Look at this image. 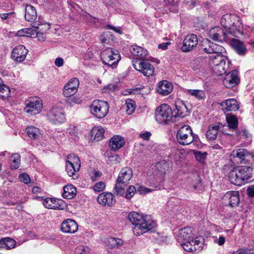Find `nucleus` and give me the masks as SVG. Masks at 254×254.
<instances>
[{"instance_id": "052dcab7", "label": "nucleus", "mask_w": 254, "mask_h": 254, "mask_svg": "<svg viewBox=\"0 0 254 254\" xmlns=\"http://www.w3.org/2000/svg\"><path fill=\"white\" fill-rule=\"evenodd\" d=\"M137 191L140 194H146L147 193H149V192H151L152 191V190L151 189H150L140 186V187H139L138 188Z\"/></svg>"}, {"instance_id": "39448f33", "label": "nucleus", "mask_w": 254, "mask_h": 254, "mask_svg": "<svg viewBox=\"0 0 254 254\" xmlns=\"http://www.w3.org/2000/svg\"><path fill=\"white\" fill-rule=\"evenodd\" d=\"M132 177V171L130 168L126 167L121 170L115 188V193L116 195L122 196L124 194L125 187L128 185Z\"/></svg>"}, {"instance_id": "dca6fc26", "label": "nucleus", "mask_w": 254, "mask_h": 254, "mask_svg": "<svg viewBox=\"0 0 254 254\" xmlns=\"http://www.w3.org/2000/svg\"><path fill=\"white\" fill-rule=\"evenodd\" d=\"M198 44V39L194 34L187 35L183 41L181 50L184 52L191 51Z\"/></svg>"}, {"instance_id": "5701e85b", "label": "nucleus", "mask_w": 254, "mask_h": 254, "mask_svg": "<svg viewBox=\"0 0 254 254\" xmlns=\"http://www.w3.org/2000/svg\"><path fill=\"white\" fill-rule=\"evenodd\" d=\"M97 200L102 205L111 206L115 203L116 198L111 192H103L98 195Z\"/></svg>"}, {"instance_id": "bf43d9fd", "label": "nucleus", "mask_w": 254, "mask_h": 254, "mask_svg": "<svg viewBox=\"0 0 254 254\" xmlns=\"http://www.w3.org/2000/svg\"><path fill=\"white\" fill-rule=\"evenodd\" d=\"M193 181H196L195 183L192 184L193 188L195 190L198 189L201 186V180L198 175H196L194 176Z\"/></svg>"}, {"instance_id": "f3484780", "label": "nucleus", "mask_w": 254, "mask_h": 254, "mask_svg": "<svg viewBox=\"0 0 254 254\" xmlns=\"http://www.w3.org/2000/svg\"><path fill=\"white\" fill-rule=\"evenodd\" d=\"M79 83L78 79L73 78L70 79L63 88V94L66 97H69L74 95L77 91Z\"/></svg>"}, {"instance_id": "8fccbe9b", "label": "nucleus", "mask_w": 254, "mask_h": 254, "mask_svg": "<svg viewBox=\"0 0 254 254\" xmlns=\"http://www.w3.org/2000/svg\"><path fill=\"white\" fill-rule=\"evenodd\" d=\"M203 241V238L201 237H196L195 239H193L191 238L190 240H189L192 246H194L195 248H196L197 250H201V247L200 246L202 241Z\"/></svg>"}, {"instance_id": "4be33fe9", "label": "nucleus", "mask_w": 254, "mask_h": 254, "mask_svg": "<svg viewBox=\"0 0 254 254\" xmlns=\"http://www.w3.org/2000/svg\"><path fill=\"white\" fill-rule=\"evenodd\" d=\"M169 165L164 160L157 162L152 169L154 170V175L160 179V181L164 177L166 171L168 170Z\"/></svg>"}, {"instance_id": "423d86ee", "label": "nucleus", "mask_w": 254, "mask_h": 254, "mask_svg": "<svg viewBox=\"0 0 254 254\" xmlns=\"http://www.w3.org/2000/svg\"><path fill=\"white\" fill-rule=\"evenodd\" d=\"M101 56L104 64L111 66L112 68L117 66L121 60L119 51L111 48H107L104 50L101 53Z\"/></svg>"}, {"instance_id": "e2e57ef3", "label": "nucleus", "mask_w": 254, "mask_h": 254, "mask_svg": "<svg viewBox=\"0 0 254 254\" xmlns=\"http://www.w3.org/2000/svg\"><path fill=\"white\" fill-rule=\"evenodd\" d=\"M101 176V173L100 172L94 171L90 175V178L92 181H95L97 178Z\"/></svg>"}, {"instance_id": "f03ea898", "label": "nucleus", "mask_w": 254, "mask_h": 254, "mask_svg": "<svg viewBox=\"0 0 254 254\" xmlns=\"http://www.w3.org/2000/svg\"><path fill=\"white\" fill-rule=\"evenodd\" d=\"M231 31H228L227 29L220 27H215L211 28L208 33L209 37L212 40L218 42L227 41L231 39V37L240 38L243 35L241 27L239 26L238 29L234 31V27L231 28Z\"/></svg>"}, {"instance_id": "c756f323", "label": "nucleus", "mask_w": 254, "mask_h": 254, "mask_svg": "<svg viewBox=\"0 0 254 254\" xmlns=\"http://www.w3.org/2000/svg\"><path fill=\"white\" fill-rule=\"evenodd\" d=\"M124 138L119 135H115L110 140L109 146L114 151L118 150L125 145Z\"/></svg>"}, {"instance_id": "9b49d317", "label": "nucleus", "mask_w": 254, "mask_h": 254, "mask_svg": "<svg viewBox=\"0 0 254 254\" xmlns=\"http://www.w3.org/2000/svg\"><path fill=\"white\" fill-rule=\"evenodd\" d=\"M80 166V160L78 156L74 154H69L67 156L65 170L69 177L75 176L77 178L75 173L79 171Z\"/></svg>"}, {"instance_id": "3c124183", "label": "nucleus", "mask_w": 254, "mask_h": 254, "mask_svg": "<svg viewBox=\"0 0 254 254\" xmlns=\"http://www.w3.org/2000/svg\"><path fill=\"white\" fill-rule=\"evenodd\" d=\"M184 243H180L184 250L187 252H191L196 251V248L190 244L189 241H185Z\"/></svg>"}, {"instance_id": "c9c22d12", "label": "nucleus", "mask_w": 254, "mask_h": 254, "mask_svg": "<svg viewBox=\"0 0 254 254\" xmlns=\"http://www.w3.org/2000/svg\"><path fill=\"white\" fill-rule=\"evenodd\" d=\"M27 135L31 139H39L41 136L40 129L34 126H29L26 128Z\"/></svg>"}, {"instance_id": "9d476101", "label": "nucleus", "mask_w": 254, "mask_h": 254, "mask_svg": "<svg viewBox=\"0 0 254 254\" xmlns=\"http://www.w3.org/2000/svg\"><path fill=\"white\" fill-rule=\"evenodd\" d=\"M220 23L223 28L227 29L228 31H231L230 28L232 27H234V31H236L239 26H240L243 32V26L239 18L235 15L229 13L223 15L221 19Z\"/></svg>"}, {"instance_id": "a878e982", "label": "nucleus", "mask_w": 254, "mask_h": 254, "mask_svg": "<svg viewBox=\"0 0 254 254\" xmlns=\"http://www.w3.org/2000/svg\"><path fill=\"white\" fill-rule=\"evenodd\" d=\"M224 200H227L230 206H238L240 202L239 192L238 191H230L226 193L223 197Z\"/></svg>"}, {"instance_id": "72a5a7b5", "label": "nucleus", "mask_w": 254, "mask_h": 254, "mask_svg": "<svg viewBox=\"0 0 254 254\" xmlns=\"http://www.w3.org/2000/svg\"><path fill=\"white\" fill-rule=\"evenodd\" d=\"M37 17L35 8L31 5H27L25 8V19L27 21H34Z\"/></svg>"}, {"instance_id": "338daca9", "label": "nucleus", "mask_w": 254, "mask_h": 254, "mask_svg": "<svg viewBox=\"0 0 254 254\" xmlns=\"http://www.w3.org/2000/svg\"><path fill=\"white\" fill-rule=\"evenodd\" d=\"M198 0H185L184 2L188 4L190 8H192L198 1Z\"/></svg>"}, {"instance_id": "2f4dec72", "label": "nucleus", "mask_w": 254, "mask_h": 254, "mask_svg": "<svg viewBox=\"0 0 254 254\" xmlns=\"http://www.w3.org/2000/svg\"><path fill=\"white\" fill-rule=\"evenodd\" d=\"M221 106L225 112L236 111L239 109L237 101L234 99L226 100L221 103Z\"/></svg>"}, {"instance_id": "a211bd4d", "label": "nucleus", "mask_w": 254, "mask_h": 254, "mask_svg": "<svg viewBox=\"0 0 254 254\" xmlns=\"http://www.w3.org/2000/svg\"><path fill=\"white\" fill-rule=\"evenodd\" d=\"M239 82L238 72L237 70H233L227 73L223 79V84L228 88L235 86Z\"/></svg>"}, {"instance_id": "b1692460", "label": "nucleus", "mask_w": 254, "mask_h": 254, "mask_svg": "<svg viewBox=\"0 0 254 254\" xmlns=\"http://www.w3.org/2000/svg\"><path fill=\"white\" fill-rule=\"evenodd\" d=\"M61 229L64 233H74L77 231L78 225L74 220L67 219L62 222Z\"/></svg>"}, {"instance_id": "4c0bfd02", "label": "nucleus", "mask_w": 254, "mask_h": 254, "mask_svg": "<svg viewBox=\"0 0 254 254\" xmlns=\"http://www.w3.org/2000/svg\"><path fill=\"white\" fill-rule=\"evenodd\" d=\"M106 244L110 249L118 248L123 245L124 241L120 239L111 237L107 240Z\"/></svg>"}, {"instance_id": "7ed1b4c3", "label": "nucleus", "mask_w": 254, "mask_h": 254, "mask_svg": "<svg viewBox=\"0 0 254 254\" xmlns=\"http://www.w3.org/2000/svg\"><path fill=\"white\" fill-rule=\"evenodd\" d=\"M253 169L251 167L242 166L236 167L229 174L231 183L235 185L241 186L248 183L252 177Z\"/></svg>"}, {"instance_id": "49530a36", "label": "nucleus", "mask_w": 254, "mask_h": 254, "mask_svg": "<svg viewBox=\"0 0 254 254\" xmlns=\"http://www.w3.org/2000/svg\"><path fill=\"white\" fill-rule=\"evenodd\" d=\"M32 27L35 28L36 31H42L46 33V31L50 28V25L48 23L39 24L34 23H33Z\"/></svg>"}, {"instance_id": "f8f14e48", "label": "nucleus", "mask_w": 254, "mask_h": 254, "mask_svg": "<svg viewBox=\"0 0 254 254\" xmlns=\"http://www.w3.org/2000/svg\"><path fill=\"white\" fill-rule=\"evenodd\" d=\"M200 49L206 53L216 55L222 54L225 52V49L223 46L214 43L207 39H203L201 41Z\"/></svg>"}, {"instance_id": "a19ab883", "label": "nucleus", "mask_w": 254, "mask_h": 254, "mask_svg": "<svg viewBox=\"0 0 254 254\" xmlns=\"http://www.w3.org/2000/svg\"><path fill=\"white\" fill-rule=\"evenodd\" d=\"M82 102V99L79 96H75L71 98H67L65 100V104L69 107H73L75 105L81 104Z\"/></svg>"}, {"instance_id": "0e129e2a", "label": "nucleus", "mask_w": 254, "mask_h": 254, "mask_svg": "<svg viewBox=\"0 0 254 254\" xmlns=\"http://www.w3.org/2000/svg\"><path fill=\"white\" fill-rule=\"evenodd\" d=\"M37 37L39 41H45L46 37V33L42 31H36Z\"/></svg>"}, {"instance_id": "f257e3e1", "label": "nucleus", "mask_w": 254, "mask_h": 254, "mask_svg": "<svg viewBox=\"0 0 254 254\" xmlns=\"http://www.w3.org/2000/svg\"><path fill=\"white\" fill-rule=\"evenodd\" d=\"M128 219L134 225L133 233L137 236L151 230L156 225L150 216L143 215L134 211L128 214Z\"/></svg>"}, {"instance_id": "473e14b6", "label": "nucleus", "mask_w": 254, "mask_h": 254, "mask_svg": "<svg viewBox=\"0 0 254 254\" xmlns=\"http://www.w3.org/2000/svg\"><path fill=\"white\" fill-rule=\"evenodd\" d=\"M231 45L235 51L240 55L245 54L247 50L244 43L239 40L235 39L231 37Z\"/></svg>"}, {"instance_id": "2eb2a0df", "label": "nucleus", "mask_w": 254, "mask_h": 254, "mask_svg": "<svg viewBox=\"0 0 254 254\" xmlns=\"http://www.w3.org/2000/svg\"><path fill=\"white\" fill-rule=\"evenodd\" d=\"M134 68L146 76H152L154 73L153 66L147 60H143L133 64Z\"/></svg>"}, {"instance_id": "cd10ccee", "label": "nucleus", "mask_w": 254, "mask_h": 254, "mask_svg": "<svg viewBox=\"0 0 254 254\" xmlns=\"http://www.w3.org/2000/svg\"><path fill=\"white\" fill-rule=\"evenodd\" d=\"M191 238H193L191 228L187 227L182 228L179 230L177 237V240L179 242L182 243L183 241H188Z\"/></svg>"}, {"instance_id": "79ce46f5", "label": "nucleus", "mask_w": 254, "mask_h": 254, "mask_svg": "<svg viewBox=\"0 0 254 254\" xmlns=\"http://www.w3.org/2000/svg\"><path fill=\"white\" fill-rule=\"evenodd\" d=\"M11 92L10 88L6 85L0 84V97L2 99H6L10 96Z\"/></svg>"}, {"instance_id": "37998d69", "label": "nucleus", "mask_w": 254, "mask_h": 254, "mask_svg": "<svg viewBox=\"0 0 254 254\" xmlns=\"http://www.w3.org/2000/svg\"><path fill=\"white\" fill-rule=\"evenodd\" d=\"M226 120L230 128L235 129L237 128L238 122L237 118L235 116L227 115Z\"/></svg>"}, {"instance_id": "69168bd1", "label": "nucleus", "mask_w": 254, "mask_h": 254, "mask_svg": "<svg viewBox=\"0 0 254 254\" xmlns=\"http://www.w3.org/2000/svg\"><path fill=\"white\" fill-rule=\"evenodd\" d=\"M166 5L176 6L179 2V0H163Z\"/></svg>"}, {"instance_id": "6e6552de", "label": "nucleus", "mask_w": 254, "mask_h": 254, "mask_svg": "<svg viewBox=\"0 0 254 254\" xmlns=\"http://www.w3.org/2000/svg\"><path fill=\"white\" fill-rule=\"evenodd\" d=\"M109 104L106 101L95 100L90 106L92 115L95 117L102 119L105 117L108 113Z\"/></svg>"}, {"instance_id": "0eeeda50", "label": "nucleus", "mask_w": 254, "mask_h": 254, "mask_svg": "<svg viewBox=\"0 0 254 254\" xmlns=\"http://www.w3.org/2000/svg\"><path fill=\"white\" fill-rule=\"evenodd\" d=\"M173 112L171 107L166 104L161 105L155 111L156 121L159 124H168L173 118Z\"/></svg>"}, {"instance_id": "f704fd0d", "label": "nucleus", "mask_w": 254, "mask_h": 254, "mask_svg": "<svg viewBox=\"0 0 254 254\" xmlns=\"http://www.w3.org/2000/svg\"><path fill=\"white\" fill-rule=\"evenodd\" d=\"M63 197L67 199L73 198L76 194V189L72 185H67L64 188Z\"/></svg>"}, {"instance_id": "6e6d98bb", "label": "nucleus", "mask_w": 254, "mask_h": 254, "mask_svg": "<svg viewBox=\"0 0 254 254\" xmlns=\"http://www.w3.org/2000/svg\"><path fill=\"white\" fill-rule=\"evenodd\" d=\"M207 153L205 152H201L200 151H196L195 153V157L196 159L199 162H203L206 158Z\"/></svg>"}, {"instance_id": "603ef678", "label": "nucleus", "mask_w": 254, "mask_h": 254, "mask_svg": "<svg viewBox=\"0 0 254 254\" xmlns=\"http://www.w3.org/2000/svg\"><path fill=\"white\" fill-rule=\"evenodd\" d=\"M31 28H24L17 31L16 35L19 37H30L32 35Z\"/></svg>"}, {"instance_id": "4d7b16f0", "label": "nucleus", "mask_w": 254, "mask_h": 254, "mask_svg": "<svg viewBox=\"0 0 254 254\" xmlns=\"http://www.w3.org/2000/svg\"><path fill=\"white\" fill-rule=\"evenodd\" d=\"M105 184L104 182H99L94 185L93 190L95 191L100 192L102 191L105 188Z\"/></svg>"}, {"instance_id": "1a4fd4ad", "label": "nucleus", "mask_w": 254, "mask_h": 254, "mask_svg": "<svg viewBox=\"0 0 254 254\" xmlns=\"http://www.w3.org/2000/svg\"><path fill=\"white\" fill-rule=\"evenodd\" d=\"M177 140L182 145H188L193 142L194 137L190 126L185 125L177 131Z\"/></svg>"}, {"instance_id": "680f3d73", "label": "nucleus", "mask_w": 254, "mask_h": 254, "mask_svg": "<svg viewBox=\"0 0 254 254\" xmlns=\"http://www.w3.org/2000/svg\"><path fill=\"white\" fill-rule=\"evenodd\" d=\"M117 86L114 84H110L103 89L104 92L111 91L113 92L116 89Z\"/></svg>"}, {"instance_id": "ea45409f", "label": "nucleus", "mask_w": 254, "mask_h": 254, "mask_svg": "<svg viewBox=\"0 0 254 254\" xmlns=\"http://www.w3.org/2000/svg\"><path fill=\"white\" fill-rule=\"evenodd\" d=\"M105 130L101 127H97L93 128L91 131L92 135H94V139L97 141L101 140L104 135Z\"/></svg>"}, {"instance_id": "774afa93", "label": "nucleus", "mask_w": 254, "mask_h": 254, "mask_svg": "<svg viewBox=\"0 0 254 254\" xmlns=\"http://www.w3.org/2000/svg\"><path fill=\"white\" fill-rule=\"evenodd\" d=\"M247 191L248 194L250 197L254 196V185L248 187Z\"/></svg>"}, {"instance_id": "864d4df0", "label": "nucleus", "mask_w": 254, "mask_h": 254, "mask_svg": "<svg viewBox=\"0 0 254 254\" xmlns=\"http://www.w3.org/2000/svg\"><path fill=\"white\" fill-rule=\"evenodd\" d=\"M90 248L87 246H78L75 249L76 254H89Z\"/></svg>"}, {"instance_id": "4468645a", "label": "nucleus", "mask_w": 254, "mask_h": 254, "mask_svg": "<svg viewBox=\"0 0 254 254\" xmlns=\"http://www.w3.org/2000/svg\"><path fill=\"white\" fill-rule=\"evenodd\" d=\"M26 106L24 111L30 115L39 114L42 109L43 104L39 99H31L25 102Z\"/></svg>"}, {"instance_id": "7c9ffc66", "label": "nucleus", "mask_w": 254, "mask_h": 254, "mask_svg": "<svg viewBox=\"0 0 254 254\" xmlns=\"http://www.w3.org/2000/svg\"><path fill=\"white\" fill-rule=\"evenodd\" d=\"M173 90V86L170 82L167 80H163L158 83L157 88V92L163 95H167Z\"/></svg>"}, {"instance_id": "e433bc0d", "label": "nucleus", "mask_w": 254, "mask_h": 254, "mask_svg": "<svg viewBox=\"0 0 254 254\" xmlns=\"http://www.w3.org/2000/svg\"><path fill=\"white\" fill-rule=\"evenodd\" d=\"M186 92L187 94L193 96L199 100H204L206 97L205 92L202 90L188 89Z\"/></svg>"}, {"instance_id": "c85d7f7f", "label": "nucleus", "mask_w": 254, "mask_h": 254, "mask_svg": "<svg viewBox=\"0 0 254 254\" xmlns=\"http://www.w3.org/2000/svg\"><path fill=\"white\" fill-rule=\"evenodd\" d=\"M129 50L134 57L141 61L144 60L148 54L146 49L136 45L131 46Z\"/></svg>"}, {"instance_id": "ddd939ff", "label": "nucleus", "mask_w": 254, "mask_h": 254, "mask_svg": "<svg viewBox=\"0 0 254 254\" xmlns=\"http://www.w3.org/2000/svg\"><path fill=\"white\" fill-rule=\"evenodd\" d=\"M48 120L52 124L63 123L65 120V114L62 107H54L47 114Z\"/></svg>"}, {"instance_id": "58836bf2", "label": "nucleus", "mask_w": 254, "mask_h": 254, "mask_svg": "<svg viewBox=\"0 0 254 254\" xmlns=\"http://www.w3.org/2000/svg\"><path fill=\"white\" fill-rule=\"evenodd\" d=\"M15 245V241L10 238H6L0 240V247L7 250H10L14 247Z\"/></svg>"}, {"instance_id": "aec40b11", "label": "nucleus", "mask_w": 254, "mask_h": 254, "mask_svg": "<svg viewBox=\"0 0 254 254\" xmlns=\"http://www.w3.org/2000/svg\"><path fill=\"white\" fill-rule=\"evenodd\" d=\"M43 204L46 208L52 209L63 210L65 206L63 200L49 197L43 200Z\"/></svg>"}, {"instance_id": "09e8293b", "label": "nucleus", "mask_w": 254, "mask_h": 254, "mask_svg": "<svg viewBox=\"0 0 254 254\" xmlns=\"http://www.w3.org/2000/svg\"><path fill=\"white\" fill-rule=\"evenodd\" d=\"M66 133L71 136L74 140L77 138L78 131L76 127L73 125L69 126L68 128L66 129Z\"/></svg>"}, {"instance_id": "13d9d810", "label": "nucleus", "mask_w": 254, "mask_h": 254, "mask_svg": "<svg viewBox=\"0 0 254 254\" xmlns=\"http://www.w3.org/2000/svg\"><path fill=\"white\" fill-rule=\"evenodd\" d=\"M19 178L21 182L24 184H28L30 182L29 176L26 173H23L19 175Z\"/></svg>"}, {"instance_id": "5fc2aeb1", "label": "nucleus", "mask_w": 254, "mask_h": 254, "mask_svg": "<svg viewBox=\"0 0 254 254\" xmlns=\"http://www.w3.org/2000/svg\"><path fill=\"white\" fill-rule=\"evenodd\" d=\"M136 192V189L134 186H130L127 190L126 193V198L130 199L132 197Z\"/></svg>"}, {"instance_id": "393cba45", "label": "nucleus", "mask_w": 254, "mask_h": 254, "mask_svg": "<svg viewBox=\"0 0 254 254\" xmlns=\"http://www.w3.org/2000/svg\"><path fill=\"white\" fill-rule=\"evenodd\" d=\"M223 124L219 122L210 125L206 133V137L210 140L215 139L217 136L218 132L220 130L223 131Z\"/></svg>"}, {"instance_id": "de8ad7c7", "label": "nucleus", "mask_w": 254, "mask_h": 254, "mask_svg": "<svg viewBox=\"0 0 254 254\" xmlns=\"http://www.w3.org/2000/svg\"><path fill=\"white\" fill-rule=\"evenodd\" d=\"M11 159L13 163L11 165V167L14 169H17L20 164V156L17 153H15L11 156Z\"/></svg>"}, {"instance_id": "c03bdc74", "label": "nucleus", "mask_w": 254, "mask_h": 254, "mask_svg": "<svg viewBox=\"0 0 254 254\" xmlns=\"http://www.w3.org/2000/svg\"><path fill=\"white\" fill-rule=\"evenodd\" d=\"M126 110L128 115H131L135 110V102L131 99H127L126 101Z\"/></svg>"}, {"instance_id": "a18cd8bd", "label": "nucleus", "mask_w": 254, "mask_h": 254, "mask_svg": "<svg viewBox=\"0 0 254 254\" xmlns=\"http://www.w3.org/2000/svg\"><path fill=\"white\" fill-rule=\"evenodd\" d=\"M114 39V36L109 31L103 33L100 37V41L102 43L110 44Z\"/></svg>"}, {"instance_id": "6ab92c4d", "label": "nucleus", "mask_w": 254, "mask_h": 254, "mask_svg": "<svg viewBox=\"0 0 254 254\" xmlns=\"http://www.w3.org/2000/svg\"><path fill=\"white\" fill-rule=\"evenodd\" d=\"M231 156L241 164H246L252 157L248 150L244 148L233 150Z\"/></svg>"}, {"instance_id": "412c9836", "label": "nucleus", "mask_w": 254, "mask_h": 254, "mask_svg": "<svg viewBox=\"0 0 254 254\" xmlns=\"http://www.w3.org/2000/svg\"><path fill=\"white\" fill-rule=\"evenodd\" d=\"M28 52L24 46L18 45L13 49L11 56L15 61L20 63L25 59Z\"/></svg>"}, {"instance_id": "20e7f679", "label": "nucleus", "mask_w": 254, "mask_h": 254, "mask_svg": "<svg viewBox=\"0 0 254 254\" xmlns=\"http://www.w3.org/2000/svg\"><path fill=\"white\" fill-rule=\"evenodd\" d=\"M209 64L212 71L218 76L225 74L229 68L230 62L228 59L222 54L212 56L209 57Z\"/></svg>"}, {"instance_id": "bb28decb", "label": "nucleus", "mask_w": 254, "mask_h": 254, "mask_svg": "<svg viewBox=\"0 0 254 254\" xmlns=\"http://www.w3.org/2000/svg\"><path fill=\"white\" fill-rule=\"evenodd\" d=\"M174 117L183 118L188 115V110L185 104L181 100L177 101L175 103Z\"/></svg>"}]
</instances>
